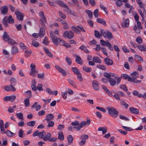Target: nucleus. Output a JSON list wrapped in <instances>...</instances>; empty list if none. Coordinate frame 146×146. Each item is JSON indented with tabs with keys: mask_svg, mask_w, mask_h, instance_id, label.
Listing matches in <instances>:
<instances>
[{
	"mask_svg": "<svg viewBox=\"0 0 146 146\" xmlns=\"http://www.w3.org/2000/svg\"><path fill=\"white\" fill-rule=\"evenodd\" d=\"M14 21V19L13 18L11 15H9L8 17L7 16H5L2 20V23L5 27H8V23L13 24Z\"/></svg>",
	"mask_w": 146,
	"mask_h": 146,
	"instance_id": "nucleus-1",
	"label": "nucleus"
},
{
	"mask_svg": "<svg viewBox=\"0 0 146 146\" xmlns=\"http://www.w3.org/2000/svg\"><path fill=\"white\" fill-rule=\"evenodd\" d=\"M109 114L113 117L116 118L118 116L119 111L113 107L107 108Z\"/></svg>",
	"mask_w": 146,
	"mask_h": 146,
	"instance_id": "nucleus-2",
	"label": "nucleus"
},
{
	"mask_svg": "<svg viewBox=\"0 0 146 146\" xmlns=\"http://www.w3.org/2000/svg\"><path fill=\"white\" fill-rule=\"evenodd\" d=\"M71 70L74 74L77 75L78 80L80 82L82 81L83 79L79 69L76 67H72L71 68Z\"/></svg>",
	"mask_w": 146,
	"mask_h": 146,
	"instance_id": "nucleus-3",
	"label": "nucleus"
},
{
	"mask_svg": "<svg viewBox=\"0 0 146 146\" xmlns=\"http://www.w3.org/2000/svg\"><path fill=\"white\" fill-rule=\"evenodd\" d=\"M100 32L103 36L106 38H107L108 39H110L113 38V36L112 33L109 31H107L106 32L103 29L100 30Z\"/></svg>",
	"mask_w": 146,
	"mask_h": 146,
	"instance_id": "nucleus-4",
	"label": "nucleus"
},
{
	"mask_svg": "<svg viewBox=\"0 0 146 146\" xmlns=\"http://www.w3.org/2000/svg\"><path fill=\"white\" fill-rule=\"evenodd\" d=\"M100 43L102 45L107 46L110 50L111 51L113 50L112 45L108 40L105 41L103 40H100Z\"/></svg>",
	"mask_w": 146,
	"mask_h": 146,
	"instance_id": "nucleus-5",
	"label": "nucleus"
},
{
	"mask_svg": "<svg viewBox=\"0 0 146 146\" xmlns=\"http://www.w3.org/2000/svg\"><path fill=\"white\" fill-rule=\"evenodd\" d=\"M50 36L52 38L54 44L56 46L58 45V38H57L56 36L54 34L53 32L52 31H51L50 32Z\"/></svg>",
	"mask_w": 146,
	"mask_h": 146,
	"instance_id": "nucleus-6",
	"label": "nucleus"
},
{
	"mask_svg": "<svg viewBox=\"0 0 146 146\" xmlns=\"http://www.w3.org/2000/svg\"><path fill=\"white\" fill-rule=\"evenodd\" d=\"M74 36L73 32L71 30L68 32V31H65L63 34V36L66 38L67 37L69 39L72 38Z\"/></svg>",
	"mask_w": 146,
	"mask_h": 146,
	"instance_id": "nucleus-7",
	"label": "nucleus"
},
{
	"mask_svg": "<svg viewBox=\"0 0 146 146\" xmlns=\"http://www.w3.org/2000/svg\"><path fill=\"white\" fill-rule=\"evenodd\" d=\"M45 135V132L43 130L42 132H39L38 130H36L34 133L33 136L35 137L38 136L39 137L43 139L44 136Z\"/></svg>",
	"mask_w": 146,
	"mask_h": 146,
	"instance_id": "nucleus-8",
	"label": "nucleus"
},
{
	"mask_svg": "<svg viewBox=\"0 0 146 146\" xmlns=\"http://www.w3.org/2000/svg\"><path fill=\"white\" fill-rule=\"evenodd\" d=\"M56 2L60 6L64 8H66L67 9H66V11L68 12H71V10L69 9V8L68 5L62 2L60 0H56Z\"/></svg>",
	"mask_w": 146,
	"mask_h": 146,
	"instance_id": "nucleus-9",
	"label": "nucleus"
},
{
	"mask_svg": "<svg viewBox=\"0 0 146 146\" xmlns=\"http://www.w3.org/2000/svg\"><path fill=\"white\" fill-rule=\"evenodd\" d=\"M18 19L21 21L23 20V16L22 14L18 9H16L15 12Z\"/></svg>",
	"mask_w": 146,
	"mask_h": 146,
	"instance_id": "nucleus-10",
	"label": "nucleus"
},
{
	"mask_svg": "<svg viewBox=\"0 0 146 146\" xmlns=\"http://www.w3.org/2000/svg\"><path fill=\"white\" fill-rule=\"evenodd\" d=\"M0 10L2 14L5 15H7L8 11V8L6 6H2L0 8Z\"/></svg>",
	"mask_w": 146,
	"mask_h": 146,
	"instance_id": "nucleus-11",
	"label": "nucleus"
},
{
	"mask_svg": "<svg viewBox=\"0 0 146 146\" xmlns=\"http://www.w3.org/2000/svg\"><path fill=\"white\" fill-rule=\"evenodd\" d=\"M92 87L95 90H98L99 89V84L96 80H94L92 82Z\"/></svg>",
	"mask_w": 146,
	"mask_h": 146,
	"instance_id": "nucleus-12",
	"label": "nucleus"
},
{
	"mask_svg": "<svg viewBox=\"0 0 146 146\" xmlns=\"http://www.w3.org/2000/svg\"><path fill=\"white\" fill-rule=\"evenodd\" d=\"M55 68L61 73L63 76H65L66 75V73L65 71L59 67L58 65H55Z\"/></svg>",
	"mask_w": 146,
	"mask_h": 146,
	"instance_id": "nucleus-13",
	"label": "nucleus"
},
{
	"mask_svg": "<svg viewBox=\"0 0 146 146\" xmlns=\"http://www.w3.org/2000/svg\"><path fill=\"white\" fill-rule=\"evenodd\" d=\"M5 90L7 92L10 91H15L16 90L15 88L12 85H11L9 86H5L4 88Z\"/></svg>",
	"mask_w": 146,
	"mask_h": 146,
	"instance_id": "nucleus-14",
	"label": "nucleus"
},
{
	"mask_svg": "<svg viewBox=\"0 0 146 146\" xmlns=\"http://www.w3.org/2000/svg\"><path fill=\"white\" fill-rule=\"evenodd\" d=\"M105 63L107 65H112L113 64V60L108 58H106L104 59Z\"/></svg>",
	"mask_w": 146,
	"mask_h": 146,
	"instance_id": "nucleus-15",
	"label": "nucleus"
},
{
	"mask_svg": "<svg viewBox=\"0 0 146 146\" xmlns=\"http://www.w3.org/2000/svg\"><path fill=\"white\" fill-rule=\"evenodd\" d=\"M54 118V116L52 114H49L47 115L46 116V118L44 120L47 121V122L52 120Z\"/></svg>",
	"mask_w": 146,
	"mask_h": 146,
	"instance_id": "nucleus-16",
	"label": "nucleus"
},
{
	"mask_svg": "<svg viewBox=\"0 0 146 146\" xmlns=\"http://www.w3.org/2000/svg\"><path fill=\"white\" fill-rule=\"evenodd\" d=\"M129 110L132 113L135 114H138L139 113L138 109L135 108L133 107H130L129 108Z\"/></svg>",
	"mask_w": 146,
	"mask_h": 146,
	"instance_id": "nucleus-17",
	"label": "nucleus"
},
{
	"mask_svg": "<svg viewBox=\"0 0 146 146\" xmlns=\"http://www.w3.org/2000/svg\"><path fill=\"white\" fill-rule=\"evenodd\" d=\"M129 21L128 19H127L121 25V26L123 28L127 27L129 25Z\"/></svg>",
	"mask_w": 146,
	"mask_h": 146,
	"instance_id": "nucleus-18",
	"label": "nucleus"
},
{
	"mask_svg": "<svg viewBox=\"0 0 146 146\" xmlns=\"http://www.w3.org/2000/svg\"><path fill=\"white\" fill-rule=\"evenodd\" d=\"M128 80L131 82H134L135 83H140L141 82V80H138L136 79H135L134 78L131 77L129 76L128 79Z\"/></svg>",
	"mask_w": 146,
	"mask_h": 146,
	"instance_id": "nucleus-19",
	"label": "nucleus"
},
{
	"mask_svg": "<svg viewBox=\"0 0 146 146\" xmlns=\"http://www.w3.org/2000/svg\"><path fill=\"white\" fill-rule=\"evenodd\" d=\"M2 37L3 40L5 41H7L10 38L9 37L7 33L6 32H4Z\"/></svg>",
	"mask_w": 146,
	"mask_h": 146,
	"instance_id": "nucleus-20",
	"label": "nucleus"
},
{
	"mask_svg": "<svg viewBox=\"0 0 146 146\" xmlns=\"http://www.w3.org/2000/svg\"><path fill=\"white\" fill-rule=\"evenodd\" d=\"M45 33V30L44 28L43 27H41L40 29L39 32L38 34L39 36L40 37H42L44 35Z\"/></svg>",
	"mask_w": 146,
	"mask_h": 146,
	"instance_id": "nucleus-21",
	"label": "nucleus"
},
{
	"mask_svg": "<svg viewBox=\"0 0 146 146\" xmlns=\"http://www.w3.org/2000/svg\"><path fill=\"white\" fill-rule=\"evenodd\" d=\"M43 49L45 51V53L47 55L50 57H52L53 55L52 53L49 51V49L45 47L43 48Z\"/></svg>",
	"mask_w": 146,
	"mask_h": 146,
	"instance_id": "nucleus-22",
	"label": "nucleus"
},
{
	"mask_svg": "<svg viewBox=\"0 0 146 146\" xmlns=\"http://www.w3.org/2000/svg\"><path fill=\"white\" fill-rule=\"evenodd\" d=\"M79 122L78 121H76L72 122L71 124L72 126H73V128L76 129L77 130L78 126L79 125Z\"/></svg>",
	"mask_w": 146,
	"mask_h": 146,
	"instance_id": "nucleus-23",
	"label": "nucleus"
},
{
	"mask_svg": "<svg viewBox=\"0 0 146 146\" xmlns=\"http://www.w3.org/2000/svg\"><path fill=\"white\" fill-rule=\"evenodd\" d=\"M92 61L93 62L100 64L102 62V61L98 57L95 56L93 57Z\"/></svg>",
	"mask_w": 146,
	"mask_h": 146,
	"instance_id": "nucleus-24",
	"label": "nucleus"
},
{
	"mask_svg": "<svg viewBox=\"0 0 146 146\" xmlns=\"http://www.w3.org/2000/svg\"><path fill=\"white\" fill-rule=\"evenodd\" d=\"M75 61L79 64L82 65L83 64L82 60L80 57L76 55V56Z\"/></svg>",
	"mask_w": 146,
	"mask_h": 146,
	"instance_id": "nucleus-25",
	"label": "nucleus"
},
{
	"mask_svg": "<svg viewBox=\"0 0 146 146\" xmlns=\"http://www.w3.org/2000/svg\"><path fill=\"white\" fill-rule=\"evenodd\" d=\"M86 125V123L85 121H82L80 123H79V125L77 128V131H79L81 128L85 126Z\"/></svg>",
	"mask_w": 146,
	"mask_h": 146,
	"instance_id": "nucleus-26",
	"label": "nucleus"
},
{
	"mask_svg": "<svg viewBox=\"0 0 146 146\" xmlns=\"http://www.w3.org/2000/svg\"><path fill=\"white\" fill-rule=\"evenodd\" d=\"M137 48L141 51L146 52V46L144 44L139 45Z\"/></svg>",
	"mask_w": 146,
	"mask_h": 146,
	"instance_id": "nucleus-27",
	"label": "nucleus"
},
{
	"mask_svg": "<svg viewBox=\"0 0 146 146\" xmlns=\"http://www.w3.org/2000/svg\"><path fill=\"white\" fill-rule=\"evenodd\" d=\"M45 136L44 137L43 140L44 141H47L49 140L51 136V134L49 133H47L44 135Z\"/></svg>",
	"mask_w": 146,
	"mask_h": 146,
	"instance_id": "nucleus-28",
	"label": "nucleus"
},
{
	"mask_svg": "<svg viewBox=\"0 0 146 146\" xmlns=\"http://www.w3.org/2000/svg\"><path fill=\"white\" fill-rule=\"evenodd\" d=\"M39 15L40 17L43 19L44 22L45 23H46L47 20L46 18L44 16L43 12L42 11H40L39 13Z\"/></svg>",
	"mask_w": 146,
	"mask_h": 146,
	"instance_id": "nucleus-29",
	"label": "nucleus"
},
{
	"mask_svg": "<svg viewBox=\"0 0 146 146\" xmlns=\"http://www.w3.org/2000/svg\"><path fill=\"white\" fill-rule=\"evenodd\" d=\"M97 21L98 23L102 24L105 26H106V22L103 19H102L100 18H98L97 19Z\"/></svg>",
	"mask_w": 146,
	"mask_h": 146,
	"instance_id": "nucleus-30",
	"label": "nucleus"
},
{
	"mask_svg": "<svg viewBox=\"0 0 146 146\" xmlns=\"http://www.w3.org/2000/svg\"><path fill=\"white\" fill-rule=\"evenodd\" d=\"M127 1V0H117L116 2V4L118 7L120 6L122 4V2L125 3Z\"/></svg>",
	"mask_w": 146,
	"mask_h": 146,
	"instance_id": "nucleus-31",
	"label": "nucleus"
},
{
	"mask_svg": "<svg viewBox=\"0 0 146 146\" xmlns=\"http://www.w3.org/2000/svg\"><path fill=\"white\" fill-rule=\"evenodd\" d=\"M19 52L18 48L15 46H13L12 47L11 53L13 54H16Z\"/></svg>",
	"mask_w": 146,
	"mask_h": 146,
	"instance_id": "nucleus-32",
	"label": "nucleus"
},
{
	"mask_svg": "<svg viewBox=\"0 0 146 146\" xmlns=\"http://www.w3.org/2000/svg\"><path fill=\"white\" fill-rule=\"evenodd\" d=\"M67 139L68 140V143L69 144H70L72 143L73 138L71 135H68L67 137Z\"/></svg>",
	"mask_w": 146,
	"mask_h": 146,
	"instance_id": "nucleus-33",
	"label": "nucleus"
},
{
	"mask_svg": "<svg viewBox=\"0 0 146 146\" xmlns=\"http://www.w3.org/2000/svg\"><path fill=\"white\" fill-rule=\"evenodd\" d=\"M79 49L81 50H84V51L86 53H88L89 52V51L87 48V47L84 45H82L80 47Z\"/></svg>",
	"mask_w": 146,
	"mask_h": 146,
	"instance_id": "nucleus-34",
	"label": "nucleus"
},
{
	"mask_svg": "<svg viewBox=\"0 0 146 146\" xmlns=\"http://www.w3.org/2000/svg\"><path fill=\"white\" fill-rule=\"evenodd\" d=\"M9 39L7 42L10 44L11 45L15 44V45H17L18 44L17 43L15 42V41L11 38H10Z\"/></svg>",
	"mask_w": 146,
	"mask_h": 146,
	"instance_id": "nucleus-35",
	"label": "nucleus"
},
{
	"mask_svg": "<svg viewBox=\"0 0 146 146\" xmlns=\"http://www.w3.org/2000/svg\"><path fill=\"white\" fill-rule=\"evenodd\" d=\"M109 82L111 86H114L116 83V82L114 79L113 78H110L109 80Z\"/></svg>",
	"mask_w": 146,
	"mask_h": 146,
	"instance_id": "nucleus-36",
	"label": "nucleus"
},
{
	"mask_svg": "<svg viewBox=\"0 0 146 146\" xmlns=\"http://www.w3.org/2000/svg\"><path fill=\"white\" fill-rule=\"evenodd\" d=\"M6 133L7 135L10 137H13L15 135V133L12 132L9 130H7L6 131Z\"/></svg>",
	"mask_w": 146,
	"mask_h": 146,
	"instance_id": "nucleus-37",
	"label": "nucleus"
},
{
	"mask_svg": "<svg viewBox=\"0 0 146 146\" xmlns=\"http://www.w3.org/2000/svg\"><path fill=\"white\" fill-rule=\"evenodd\" d=\"M36 124L35 121H31L27 123V126L30 127H34Z\"/></svg>",
	"mask_w": 146,
	"mask_h": 146,
	"instance_id": "nucleus-38",
	"label": "nucleus"
},
{
	"mask_svg": "<svg viewBox=\"0 0 146 146\" xmlns=\"http://www.w3.org/2000/svg\"><path fill=\"white\" fill-rule=\"evenodd\" d=\"M67 81L70 84L75 88L76 87V85L74 81L70 79H68Z\"/></svg>",
	"mask_w": 146,
	"mask_h": 146,
	"instance_id": "nucleus-39",
	"label": "nucleus"
},
{
	"mask_svg": "<svg viewBox=\"0 0 146 146\" xmlns=\"http://www.w3.org/2000/svg\"><path fill=\"white\" fill-rule=\"evenodd\" d=\"M58 138L60 140L62 141L64 140V137L62 132H60L58 133Z\"/></svg>",
	"mask_w": 146,
	"mask_h": 146,
	"instance_id": "nucleus-40",
	"label": "nucleus"
},
{
	"mask_svg": "<svg viewBox=\"0 0 146 146\" xmlns=\"http://www.w3.org/2000/svg\"><path fill=\"white\" fill-rule=\"evenodd\" d=\"M71 28L72 30L77 33H80L81 31V30H80L77 27L74 26H72Z\"/></svg>",
	"mask_w": 146,
	"mask_h": 146,
	"instance_id": "nucleus-41",
	"label": "nucleus"
},
{
	"mask_svg": "<svg viewBox=\"0 0 146 146\" xmlns=\"http://www.w3.org/2000/svg\"><path fill=\"white\" fill-rule=\"evenodd\" d=\"M86 12L88 16L90 19H92L93 15L92 12L90 10H86Z\"/></svg>",
	"mask_w": 146,
	"mask_h": 146,
	"instance_id": "nucleus-42",
	"label": "nucleus"
},
{
	"mask_svg": "<svg viewBox=\"0 0 146 146\" xmlns=\"http://www.w3.org/2000/svg\"><path fill=\"white\" fill-rule=\"evenodd\" d=\"M38 71L36 70L31 71L30 74L32 76L35 77L36 76V74L38 73Z\"/></svg>",
	"mask_w": 146,
	"mask_h": 146,
	"instance_id": "nucleus-43",
	"label": "nucleus"
},
{
	"mask_svg": "<svg viewBox=\"0 0 146 146\" xmlns=\"http://www.w3.org/2000/svg\"><path fill=\"white\" fill-rule=\"evenodd\" d=\"M24 101L25 106L26 107H28L30 105L29 98L25 99Z\"/></svg>",
	"mask_w": 146,
	"mask_h": 146,
	"instance_id": "nucleus-44",
	"label": "nucleus"
},
{
	"mask_svg": "<svg viewBox=\"0 0 146 146\" xmlns=\"http://www.w3.org/2000/svg\"><path fill=\"white\" fill-rule=\"evenodd\" d=\"M97 67L98 68L104 70H106V66L104 65H98Z\"/></svg>",
	"mask_w": 146,
	"mask_h": 146,
	"instance_id": "nucleus-45",
	"label": "nucleus"
},
{
	"mask_svg": "<svg viewBox=\"0 0 146 146\" xmlns=\"http://www.w3.org/2000/svg\"><path fill=\"white\" fill-rule=\"evenodd\" d=\"M88 138V136L87 135H83L80 136V139L82 140L86 141V139Z\"/></svg>",
	"mask_w": 146,
	"mask_h": 146,
	"instance_id": "nucleus-46",
	"label": "nucleus"
},
{
	"mask_svg": "<svg viewBox=\"0 0 146 146\" xmlns=\"http://www.w3.org/2000/svg\"><path fill=\"white\" fill-rule=\"evenodd\" d=\"M131 76L135 79H136L138 77L139 75L138 73L135 71L133 72L131 74Z\"/></svg>",
	"mask_w": 146,
	"mask_h": 146,
	"instance_id": "nucleus-47",
	"label": "nucleus"
},
{
	"mask_svg": "<svg viewBox=\"0 0 146 146\" xmlns=\"http://www.w3.org/2000/svg\"><path fill=\"white\" fill-rule=\"evenodd\" d=\"M83 69L86 72H90L91 71L92 68L90 67H87L85 66H84L83 67Z\"/></svg>",
	"mask_w": 146,
	"mask_h": 146,
	"instance_id": "nucleus-48",
	"label": "nucleus"
},
{
	"mask_svg": "<svg viewBox=\"0 0 146 146\" xmlns=\"http://www.w3.org/2000/svg\"><path fill=\"white\" fill-rule=\"evenodd\" d=\"M11 85H12L13 86H15V83L16 82V80L14 78H12L10 80Z\"/></svg>",
	"mask_w": 146,
	"mask_h": 146,
	"instance_id": "nucleus-49",
	"label": "nucleus"
},
{
	"mask_svg": "<svg viewBox=\"0 0 146 146\" xmlns=\"http://www.w3.org/2000/svg\"><path fill=\"white\" fill-rule=\"evenodd\" d=\"M16 115L17 117L20 119H23V114L21 112L17 113L16 114Z\"/></svg>",
	"mask_w": 146,
	"mask_h": 146,
	"instance_id": "nucleus-50",
	"label": "nucleus"
},
{
	"mask_svg": "<svg viewBox=\"0 0 146 146\" xmlns=\"http://www.w3.org/2000/svg\"><path fill=\"white\" fill-rule=\"evenodd\" d=\"M65 59L69 65H70L72 64V60L69 57L66 56V58Z\"/></svg>",
	"mask_w": 146,
	"mask_h": 146,
	"instance_id": "nucleus-51",
	"label": "nucleus"
},
{
	"mask_svg": "<svg viewBox=\"0 0 146 146\" xmlns=\"http://www.w3.org/2000/svg\"><path fill=\"white\" fill-rule=\"evenodd\" d=\"M43 43L45 45H47L49 43L48 38L46 36L43 40Z\"/></svg>",
	"mask_w": 146,
	"mask_h": 146,
	"instance_id": "nucleus-52",
	"label": "nucleus"
},
{
	"mask_svg": "<svg viewBox=\"0 0 146 146\" xmlns=\"http://www.w3.org/2000/svg\"><path fill=\"white\" fill-rule=\"evenodd\" d=\"M95 36L97 38H99L100 36H102V35H100L99 32L97 30L94 31Z\"/></svg>",
	"mask_w": 146,
	"mask_h": 146,
	"instance_id": "nucleus-53",
	"label": "nucleus"
},
{
	"mask_svg": "<svg viewBox=\"0 0 146 146\" xmlns=\"http://www.w3.org/2000/svg\"><path fill=\"white\" fill-rule=\"evenodd\" d=\"M32 44L34 46L36 47L40 45L39 43L38 42L35 40L33 41Z\"/></svg>",
	"mask_w": 146,
	"mask_h": 146,
	"instance_id": "nucleus-54",
	"label": "nucleus"
},
{
	"mask_svg": "<svg viewBox=\"0 0 146 146\" xmlns=\"http://www.w3.org/2000/svg\"><path fill=\"white\" fill-rule=\"evenodd\" d=\"M67 93L68 92L67 91L62 92L61 93L62 96L64 100L66 99L67 98Z\"/></svg>",
	"mask_w": 146,
	"mask_h": 146,
	"instance_id": "nucleus-55",
	"label": "nucleus"
},
{
	"mask_svg": "<svg viewBox=\"0 0 146 146\" xmlns=\"http://www.w3.org/2000/svg\"><path fill=\"white\" fill-rule=\"evenodd\" d=\"M59 15L63 19L66 18V16L61 11H59Z\"/></svg>",
	"mask_w": 146,
	"mask_h": 146,
	"instance_id": "nucleus-56",
	"label": "nucleus"
},
{
	"mask_svg": "<svg viewBox=\"0 0 146 146\" xmlns=\"http://www.w3.org/2000/svg\"><path fill=\"white\" fill-rule=\"evenodd\" d=\"M136 41L138 44H139L143 42L142 39L140 37H137L136 39Z\"/></svg>",
	"mask_w": 146,
	"mask_h": 146,
	"instance_id": "nucleus-57",
	"label": "nucleus"
},
{
	"mask_svg": "<svg viewBox=\"0 0 146 146\" xmlns=\"http://www.w3.org/2000/svg\"><path fill=\"white\" fill-rule=\"evenodd\" d=\"M42 85L41 84H39L37 87V90L39 91H43V89L42 88Z\"/></svg>",
	"mask_w": 146,
	"mask_h": 146,
	"instance_id": "nucleus-58",
	"label": "nucleus"
},
{
	"mask_svg": "<svg viewBox=\"0 0 146 146\" xmlns=\"http://www.w3.org/2000/svg\"><path fill=\"white\" fill-rule=\"evenodd\" d=\"M44 74L43 73H42L38 74L37 75V77L38 78L41 79L43 80L44 78Z\"/></svg>",
	"mask_w": 146,
	"mask_h": 146,
	"instance_id": "nucleus-59",
	"label": "nucleus"
},
{
	"mask_svg": "<svg viewBox=\"0 0 146 146\" xmlns=\"http://www.w3.org/2000/svg\"><path fill=\"white\" fill-rule=\"evenodd\" d=\"M93 14L95 17H98V9H96L94 11Z\"/></svg>",
	"mask_w": 146,
	"mask_h": 146,
	"instance_id": "nucleus-60",
	"label": "nucleus"
},
{
	"mask_svg": "<svg viewBox=\"0 0 146 146\" xmlns=\"http://www.w3.org/2000/svg\"><path fill=\"white\" fill-rule=\"evenodd\" d=\"M48 123L47 127H52L54 125V122L53 121H49L48 122H47Z\"/></svg>",
	"mask_w": 146,
	"mask_h": 146,
	"instance_id": "nucleus-61",
	"label": "nucleus"
},
{
	"mask_svg": "<svg viewBox=\"0 0 146 146\" xmlns=\"http://www.w3.org/2000/svg\"><path fill=\"white\" fill-rule=\"evenodd\" d=\"M120 88L125 91H127L128 90V89L126 87L125 85V84L121 85H120Z\"/></svg>",
	"mask_w": 146,
	"mask_h": 146,
	"instance_id": "nucleus-62",
	"label": "nucleus"
},
{
	"mask_svg": "<svg viewBox=\"0 0 146 146\" xmlns=\"http://www.w3.org/2000/svg\"><path fill=\"white\" fill-rule=\"evenodd\" d=\"M58 41L59 42V44L61 45H64L65 44V42L62 40L61 39L58 38Z\"/></svg>",
	"mask_w": 146,
	"mask_h": 146,
	"instance_id": "nucleus-63",
	"label": "nucleus"
},
{
	"mask_svg": "<svg viewBox=\"0 0 146 146\" xmlns=\"http://www.w3.org/2000/svg\"><path fill=\"white\" fill-rule=\"evenodd\" d=\"M23 133L24 131L22 129H20L19 132V136L20 137H22Z\"/></svg>",
	"mask_w": 146,
	"mask_h": 146,
	"instance_id": "nucleus-64",
	"label": "nucleus"
}]
</instances>
